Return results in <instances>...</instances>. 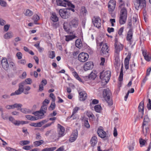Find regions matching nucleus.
<instances>
[{
  "label": "nucleus",
  "mask_w": 151,
  "mask_h": 151,
  "mask_svg": "<svg viewBox=\"0 0 151 151\" xmlns=\"http://www.w3.org/2000/svg\"><path fill=\"white\" fill-rule=\"evenodd\" d=\"M97 46L98 47L102 46L101 50V55L105 57H107L109 55L108 47L106 43H104L102 41L96 40Z\"/></svg>",
  "instance_id": "obj_1"
},
{
  "label": "nucleus",
  "mask_w": 151,
  "mask_h": 151,
  "mask_svg": "<svg viewBox=\"0 0 151 151\" xmlns=\"http://www.w3.org/2000/svg\"><path fill=\"white\" fill-rule=\"evenodd\" d=\"M103 98L108 103L109 106H111L113 104L112 99L110 98L111 93L109 89L107 88L104 89L103 92Z\"/></svg>",
  "instance_id": "obj_2"
},
{
  "label": "nucleus",
  "mask_w": 151,
  "mask_h": 151,
  "mask_svg": "<svg viewBox=\"0 0 151 151\" xmlns=\"http://www.w3.org/2000/svg\"><path fill=\"white\" fill-rule=\"evenodd\" d=\"M127 17V11L124 7L121 9L119 17V22L120 24H123L125 23Z\"/></svg>",
  "instance_id": "obj_3"
},
{
  "label": "nucleus",
  "mask_w": 151,
  "mask_h": 151,
  "mask_svg": "<svg viewBox=\"0 0 151 151\" xmlns=\"http://www.w3.org/2000/svg\"><path fill=\"white\" fill-rule=\"evenodd\" d=\"M111 72L110 71H103L100 73V78L102 81H104L106 83L109 81L111 77Z\"/></svg>",
  "instance_id": "obj_4"
},
{
  "label": "nucleus",
  "mask_w": 151,
  "mask_h": 151,
  "mask_svg": "<svg viewBox=\"0 0 151 151\" xmlns=\"http://www.w3.org/2000/svg\"><path fill=\"white\" fill-rule=\"evenodd\" d=\"M57 5L58 6L66 7L68 6V7H71L72 8H74L75 6L73 4L70 2L66 0H56Z\"/></svg>",
  "instance_id": "obj_5"
},
{
  "label": "nucleus",
  "mask_w": 151,
  "mask_h": 151,
  "mask_svg": "<svg viewBox=\"0 0 151 151\" xmlns=\"http://www.w3.org/2000/svg\"><path fill=\"white\" fill-rule=\"evenodd\" d=\"M59 13L60 16L63 19L68 18L70 15V10L67 9H60L59 11Z\"/></svg>",
  "instance_id": "obj_6"
},
{
  "label": "nucleus",
  "mask_w": 151,
  "mask_h": 151,
  "mask_svg": "<svg viewBox=\"0 0 151 151\" xmlns=\"http://www.w3.org/2000/svg\"><path fill=\"white\" fill-rule=\"evenodd\" d=\"M134 4L135 8L137 10L139 8L142 9L146 6L145 1V0H134Z\"/></svg>",
  "instance_id": "obj_7"
},
{
  "label": "nucleus",
  "mask_w": 151,
  "mask_h": 151,
  "mask_svg": "<svg viewBox=\"0 0 151 151\" xmlns=\"http://www.w3.org/2000/svg\"><path fill=\"white\" fill-rule=\"evenodd\" d=\"M89 58L88 54L86 53L82 52L78 55V60L81 62H85L87 61Z\"/></svg>",
  "instance_id": "obj_8"
},
{
  "label": "nucleus",
  "mask_w": 151,
  "mask_h": 151,
  "mask_svg": "<svg viewBox=\"0 0 151 151\" xmlns=\"http://www.w3.org/2000/svg\"><path fill=\"white\" fill-rule=\"evenodd\" d=\"M115 41L114 46L115 52L118 54L120 51L122 50L123 49V46L118 42L116 38L115 39Z\"/></svg>",
  "instance_id": "obj_9"
},
{
  "label": "nucleus",
  "mask_w": 151,
  "mask_h": 151,
  "mask_svg": "<svg viewBox=\"0 0 151 151\" xmlns=\"http://www.w3.org/2000/svg\"><path fill=\"white\" fill-rule=\"evenodd\" d=\"M92 22L94 25L96 27L99 28L101 26V20L100 17H94L92 19Z\"/></svg>",
  "instance_id": "obj_10"
},
{
  "label": "nucleus",
  "mask_w": 151,
  "mask_h": 151,
  "mask_svg": "<svg viewBox=\"0 0 151 151\" xmlns=\"http://www.w3.org/2000/svg\"><path fill=\"white\" fill-rule=\"evenodd\" d=\"M116 6V1L114 0H110L108 3V10L110 14L113 12Z\"/></svg>",
  "instance_id": "obj_11"
},
{
  "label": "nucleus",
  "mask_w": 151,
  "mask_h": 151,
  "mask_svg": "<svg viewBox=\"0 0 151 151\" xmlns=\"http://www.w3.org/2000/svg\"><path fill=\"white\" fill-rule=\"evenodd\" d=\"M144 105V102L142 101L140 102L138 106L139 118H142L143 115Z\"/></svg>",
  "instance_id": "obj_12"
},
{
  "label": "nucleus",
  "mask_w": 151,
  "mask_h": 151,
  "mask_svg": "<svg viewBox=\"0 0 151 151\" xmlns=\"http://www.w3.org/2000/svg\"><path fill=\"white\" fill-rule=\"evenodd\" d=\"M32 83V80L30 78H28L25 80V81L20 83L19 86L21 87L22 89L24 91V87L27 84H31Z\"/></svg>",
  "instance_id": "obj_13"
},
{
  "label": "nucleus",
  "mask_w": 151,
  "mask_h": 151,
  "mask_svg": "<svg viewBox=\"0 0 151 151\" xmlns=\"http://www.w3.org/2000/svg\"><path fill=\"white\" fill-rule=\"evenodd\" d=\"M79 24L78 19L76 18H75L72 19L69 23L70 26L71 27H77Z\"/></svg>",
  "instance_id": "obj_14"
},
{
  "label": "nucleus",
  "mask_w": 151,
  "mask_h": 151,
  "mask_svg": "<svg viewBox=\"0 0 151 151\" xmlns=\"http://www.w3.org/2000/svg\"><path fill=\"white\" fill-rule=\"evenodd\" d=\"M58 136L61 137L64 135L65 129L60 124H58Z\"/></svg>",
  "instance_id": "obj_15"
},
{
  "label": "nucleus",
  "mask_w": 151,
  "mask_h": 151,
  "mask_svg": "<svg viewBox=\"0 0 151 151\" xmlns=\"http://www.w3.org/2000/svg\"><path fill=\"white\" fill-rule=\"evenodd\" d=\"M78 132L77 130H75L73 132L70 137L69 141L70 142H74L78 137Z\"/></svg>",
  "instance_id": "obj_16"
},
{
  "label": "nucleus",
  "mask_w": 151,
  "mask_h": 151,
  "mask_svg": "<svg viewBox=\"0 0 151 151\" xmlns=\"http://www.w3.org/2000/svg\"><path fill=\"white\" fill-rule=\"evenodd\" d=\"M1 65L4 69L7 70L9 68V65L7 59L6 58H3L1 60Z\"/></svg>",
  "instance_id": "obj_17"
},
{
  "label": "nucleus",
  "mask_w": 151,
  "mask_h": 151,
  "mask_svg": "<svg viewBox=\"0 0 151 151\" xmlns=\"http://www.w3.org/2000/svg\"><path fill=\"white\" fill-rule=\"evenodd\" d=\"M33 114L35 116H37V117H35L36 118H37V119H38L43 118L44 117L45 114L42 111H40H40L33 112Z\"/></svg>",
  "instance_id": "obj_18"
},
{
  "label": "nucleus",
  "mask_w": 151,
  "mask_h": 151,
  "mask_svg": "<svg viewBox=\"0 0 151 151\" xmlns=\"http://www.w3.org/2000/svg\"><path fill=\"white\" fill-rule=\"evenodd\" d=\"M93 67V65L92 62H88L86 63L84 65V68L85 70H87L91 69Z\"/></svg>",
  "instance_id": "obj_19"
},
{
  "label": "nucleus",
  "mask_w": 151,
  "mask_h": 151,
  "mask_svg": "<svg viewBox=\"0 0 151 151\" xmlns=\"http://www.w3.org/2000/svg\"><path fill=\"white\" fill-rule=\"evenodd\" d=\"M133 35L132 29H130L128 31L127 36V40L129 42L130 44H131L132 39Z\"/></svg>",
  "instance_id": "obj_20"
},
{
  "label": "nucleus",
  "mask_w": 151,
  "mask_h": 151,
  "mask_svg": "<svg viewBox=\"0 0 151 151\" xmlns=\"http://www.w3.org/2000/svg\"><path fill=\"white\" fill-rule=\"evenodd\" d=\"M97 133L99 136L102 138L106 137V132L102 129H98L97 130Z\"/></svg>",
  "instance_id": "obj_21"
},
{
  "label": "nucleus",
  "mask_w": 151,
  "mask_h": 151,
  "mask_svg": "<svg viewBox=\"0 0 151 151\" xmlns=\"http://www.w3.org/2000/svg\"><path fill=\"white\" fill-rule=\"evenodd\" d=\"M79 93L80 95V99L81 101H84L86 98L87 94L84 91L79 92Z\"/></svg>",
  "instance_id": "obj_22"
},
{
  "label": "nucleus",
  "mask_w": 151,
  "mask_h": 151,
  "mask_svg": "<svg viewBox=\"0 0 151 151\" xmlns=\"http://www.w3.org/2000/svg\"><path fill=\"white\" fill-rule=\"evenodd\" d=\"M24 92V91L19 86V88L18 90H16L14 92L10 94V96H13L15 95H19L21 94Z\"/></svg>",
  "instance_id": "obj_23"
},
{
  "label": "nucleus",
  "mask_w": 151,
  "mask_h": 151,
  "mask_svg": "<svg viewBox=\"0 0 151 151\" xmlns=\"http://www.w3.org/2000/svg\"><path fill=\"white\" fill-rule=\"evenodd\" d=\"M97 142V137L94 136L91 138L90 140V143L91 146L94 147L96 144Z\"/></svg>",
  "instance_id": "obj_24"
},
{
  "label": "nucleus",
  "mask_w": 151,
  "mask_h": 151,
  "mask_svg": "<svg viewBox=\"0 0 151 151\" xmlns=\"http://www.w3.org/2000/svg\"><path fill=\"white\" fill-rule=\"evenodd\" d=\"M13 37V33L11 32H9L5 34L4 36V38L6 39L11 38Z\"/></svg>",
  "instance_id": "obj_25"
},
{
  "label": "nucleus",
  "mask_w": 151,
  "mask_h": 151,
  "mask_svg": "<svg viewBox=\"0 0 151 151\" xmlns=\"http://www.w3.org/2000/svg\"><path fill=\"white\" fill-rule=\"evenodd\" d=\"M150 121V120L148 117L147 115L145 116L143 120V126H149L150 125L148 124Z\"/></svg>",
  "instance_id": "obj_26"
},
{
  "label": "nucleus",
  "mask_w": 151,
  "mask_h": 151,
  "mask_svg": "<svg viewBox=\"0 0 151 151\" xmlns=\"http://www.w3.org/2000/svg\"><path fill=\"white\" fill-rule=\"evenodd\" d=\"M143 56L144 57L145 59L147 61H149L151 59V55L147 54L146 52H142Z\"/></svg>",
  "instance_id": "obj_27"
},
{
  "label": "nucleus",
  "mask_w": 151,
  "mask_h": 151,
  "mask_svg": "<svg viewBox=\"0 0 151 151\" xmlns=\"http://www.w3.org/2000/svg\"><path fill=\"white\" fill-rule=\"evenodd\" d=\"M149 126H143V132L145 136L147 134H149L150 131L149 129Z\"/></svg>",
  "instance_id": "obj_28"
},
{
  "label": "nucleus",
  "mask_w": 151,
  "mask_h": 151,
  "mask_svg": "<svg viewBox=\"0 0 151 151\" xmlns=\"http://www.w3.org/2000/svg\"><path fill=\"white\" fill-rule=\"evenodd\" d=\"M75 44L76 47L78 48H80L83 46L82 42L80 39H77L76 41Z\"/></svg>",
  "instance_id": "obj_29"
},
{
  "label": "nucleus",
  "mask_w": 151,
  "mask_h": 151,
  "mask_svg": "<svg viewBox=\"0 0 151 151\" xmlns=\"http://www.w3.org/2000/svg\"><path fill=\"white\" fill-rule=\"evenodd\" d=\"M130 58L126 57L124 60V66L125 69L127 70L129 68V61Z\"/></svg>",
  "instance_id": "obj_30"
},
{
  "label": "nucleus",
  "mask_w": 151,
  "mask_h": 151,
  "mask_svg": "<svg viewBox=\"0 0 151 151\" xmlns=\"http://www.w3.org/2000/svg\"><path fill=\"white\" fill-rule=\"evenodd\" d=\"M51 19L53 22H57L58 21V19L55 13H52L51 17Z\"/></svg>",
  "instance_id": "obj_31"
},
{
  "label": "nucleus",
  "mask_w": 151,
  "mask_h": 151,
  "mask_svg": "<svg viewBox=\"0 0 151 151\" xmlns=\"http://www.w3.org/2000/svg\"><path fill=\"white\" fill-rule=\"evenodd\" d=\"M87 11L84 6H82L81 7L80 10V13L81 15L83 16H85L86 15Z\"/></svg>",
  "instance_id": "obj_32"
},
{
  "label": "nucleus",
  "mask_w": 151,
  "mask_h": 151,
  "mask_svg": "<svg viewBox=\"0 0 151 151\" xmlns=\"http://www.w3.org/2000/svg\"><path fill=\"white\" fill-rule=\"evenodd\" d=\"M24 14L27 16H31L33 14V12L32 11L29 9H27L24 12Z\"/></svg>",
  "instance_id": "obj_33"
},
{
  "label": "nucleus",
  "mask_w": 151,
  "mask_h": 151,
  "mask_svg": "<svg viewBox=\"0 0 151 151\" xmlns=\"http://www.w3.org/2000/svg\"><path fill=\"white\" fill-rule=\"evenodd\" d=\"M76 36L74 35H69L65 36V40L67 41H69L75 38Z\"/></svg>",
  "instance_id": "obj_34"
},
{
  "label": "nucleus",
  "mask_w": 151,
  "mask_h": 151,
  "mask_svg": "<svg viewBox=\"0 0 151 151\" xmlns=\"http://www.w3.org/2000/svg\"><path fill=\"white\" fill-rule=\"evenodd\" d=\"M43 142L44 141L43 140H40V141L35 142H34V144L35 146L37 147L42 145Z\"/></svg>",
  "instance_id": "obj_35"
},
{
  "label": "nucleus",
  "mask_w": 151,
  "mask_h": 151,
  "mask_svg": "<svg viewBox=\"0 0 151 151\" xmlns=\"http://www.w3.org/2000/svg\"><path fill=\"white\" fill-rule=\"evenodd\" d=\"M26 117L28 119L31 121H34L37 120V118H36L34 116H32L30 115H27L26 116Z\"/></svg>",
  "instance_id": "obj_36"
},
{
  "label": "nucleus",
  "mask_w": 151,
  "mask_h": 151,
  "mask_svg": "<svg viewBox=\"0 0 151 151\" xmlns=\"http://www.w3.org/2000/svg\"><path fill=\"white\" fill-rule=\"evenodd\" d=\"M135 145V142L134 141L132 140L131 142L130 145L128 146V148L129 151L132 150L134 148V146Z\"/></svg>",
  "instance_id": "obj_37"
},
{
  "label": "nucleus",
  "mask_w": 151,
  "mask_h": 151,
  "mask_svg": "<svg viewBox=\"0 0 151 151\" xmlns=\"http://www.w3.org/2000/svg\"><path fill=\"white\" fill-rule=\"evenodd\" d=\"M72 74L73 76L76 78V79L78 80L79 81L81 82V79L79 76L77 72L75 71L72 72Z\"/></svg>",
  "instance_id": "obj_38"
},
{
  "label": "nucleus",
  "mask_w": 151,
  "mask_h": 151,
  "mask_svg": "<svg viewBox=\"0 0 151 151\" xmlns=\"http://www.w3.org/2000/svg\"><path fill=\"white\" fill-rule=\"evenodd\" d=\"M56 149V147L46 148L42 149L41 151H54Z\"/></svg>",
  "instance_id": "obj_39"
},
{
  "label": "nucleus",
  "mask_w": 151,
  "mask_h": 151,
  "mask_svg": "<svg viewBox=\"0 0 151 151\" xmlns=\"http://www.w3.org/2000/svg\"><path fill=\"white\" fill-rule=\"evenodd\" d=\"M94 109L96 112L100 113L101 109V107L100 105H97L95 106Z\"/></svg>",
  "instance_id": "obj_40"
},
{
  "label": "nucleus",
  "mask_w": 151,
  "mask_h": 151,
  "mask_svg": "<svg viewBox=\"0 0 151 151\" xmlns=\"http://www.w3.org/2000/svg\"><path fill=\"white\" fill-rule=\"evenodd\" d=\"M32 19L34 21V23L35 24H37V22L40 19V17L37 15H34Z\"/></svg>",
  "instance_id": "obj_41"
},
{
  "label": "nucleus",
  "mask_w": 151,
  "mask_h": 151,
  "mask_svg": "<svg viewBox=\"0 0 151 151\" xmlns=\"http://www.w3.org/2000/svg\"><path fill=\"white\" fill-rule=\"evenodd\" d=\"M47 106L46 105H42L41 106L40 110V111L43 112L44 114L46 112Z\"/></svg>",
  "instance_id": "obj_42"
},
{
  "label": "nucleus",
  "mask_w": 151,
  "mask_h": 151,
  "mask_svg": "<svg viewBox=\"0 0 151 151\" xmlns=\"http://www.w3.org/2000/svg\"><path fill=\"white\" fill-rule=\"evenodd\" d=\"M30 142L28 140H24L20 141L19 142V144L22 146H24L25 145L29 144Z\"/></svg>",
  "instance_id": "obj_43"
},
{
  "label": "nucleus",
  "mask_w": 151,
  "mask_h": 151,
  "mask_svg": "<svg viewBox=\"0 0 151 151\" xmlns=\"http://www.w3.org/2000/svg\"><path fill=\"white\" fill-rule=\"evenodd\" d=\"M14 105V109L17 108V110H20L22 106V105L20 104L16 103Z\"/></svg>",
  "instance_id": "obj_44"
},
{
  "label": "nucleus",
  "mask_w": 151,
  "mask_h": 151,
  "mask_svg": "<svg viewBox=\"0 0 151 151\" xmlns=\"http://www.w3.org/2000/svg\"><path fill=\"white\" fill-rule=\"evenodd\" d=\"M20 110L22 112L25 114L29 113L31 112L30 110L26 108H21Z\"/></svg>",
  "instance_id": "obj_45"
},
{
  "label": "nucleus",
  "mask_w": 151,
  "mask_h": 151,
  "mask_svg": "<svg viewBox=\"0 0 151 151\" xmlns=\"http://www.w3.org/2000/svg\"><path fill=\"white\" fill-rule=\"evenodd\" d=\"M96 74L95 73H94L93 72H91L89 74V76L88 78L90 79H91V80H93L95 79V78H96Z\"/></svg>",
  "instance_id": "obj_46"
},
{
  "label": "nucleus",
  "mask_w": 151,
  "mask_h": 151,
  "mask_svg": "<svg viewBox=\"0 0 151 151\" xmlns=\"http://www.w3.org/2000/svg\"><path fill=\"white\" fill-rule=\"evenodd\" d=\"M49 57L51 59H53L55 57V54L54 51H51L49 52Z\"/></svg>",
  "instance_id": "obj_47"
},
{
  "label": "nucleus",
  "mask_w": 151,
  "mask_h": 151,
  "mask_svg": "<svg viewBox=\"0 0 151 151\" xmlns=\"http://www.w3.org/2000/svg\"><path fill=\"white\" fill-rule=\"evenodd\" d=\"M30 88L29 86H26L24 87V93L25 94H27L29 93V92H28V91L30 90Z\"/></svg>",
  "instance_id": "obj_48"
},
{
  "label": "nucleus",
  "mask_w": 151,
  "mask_h": 151,
  "mask_svg": "<svg viewBox=\"0 0 151 151\" xmlns=\"http://www.w3.org/2000/svg\"><path fill=\"white\" fill-rule=\"evenodd\" d=\"M80 108L79 107H76L74 108L73 109V112L72 115H71L70 117L72 118V117L73 116L74 114L76 113L77 111L80 109Z\"/></svg>",
  "instance_id": "obj_49"
},
{
  "label": "nucleus",
  "mask_w": 151,
  "mask_h": 151,
  "mask_svg": "<svg viewBox=\"0 0 151 151\" xmlns=\"http://www.w3.org/2000/svg\"><path fill=\"white\" fill-rule=\"evenodd\" d=\"M1 116L2 119L5 120H6L9 119V117L6 114L4 115L3 112H1Z\"/></svg>",
  "instance_id": "obj_50"
},
{
  "label": "nucleus",
  "mask_w": 151,
  "mask_h": 151,
  "mask_svg": "<svg viewBox=\"0 0 151 151\" xmlns=\"http://www.w3.org/2000/svg\"><path fill=\"white\" fill-rule=\"evenodd\" d=\"M9 64L10 67L12 68H13L14 70H16L15 64L13 62H9Z\"/></svg>",
  "instance_id": "obj_51"
},
{
  "label": "nucleus",
  "mask_w": 151,
  "mask_h": 151,
  "mask_svg": "<svg viewBox=\"0 0 151 151\" xmlns=\"http://www.w3.org/2000/svg\"><path fill=\"white\" fill-rule=\"evenodd\" d=\"M123 73L122 71V70L120 73L119 76V81H122L123 79Z\"/></svg>",
  "instance_id": "obj_52"
},
{
  "label": "nucleus",
  "mask_w": 151,
  "mask_h": 151,
  "mask_svg": "<svg viewBox=\"0 0 151 151\" xmlns=\"http://www.w3.org/2000/svg\"><path fill=\"white\" fill-rule=\"evenodd\" d=\"M84 125L85 127L87 128H89L90 127V126L88 123V121L87 119H85Z\"/></svg>",
  "instance_id": "obj_53"
},
{
  "label": "nucleus",
  "mask_w": 151,
  "mask_h": 151,
  "mask_svg": "<svg viewBox=\"0 0 151 151\" xmlns=\"http://www.w3.org/2000/svg\"><path fill=\"white\" fill-rule=\"evenodd\" d=\"M124 29V27H121L119 30L118 32V34L120 35H122V33L123 32Z\"/></svg>",
  "instance_id": "obj_54"
},
{
  "label": "nucleus",
  "mask_w": 151,
  "mask_h": 151,
  "mask_svg": "<svg viewBox=\"0 0 151 151\" xmlns=\"http://www.w3.org/2000/svg\"><path fill=\"white\" fill-rule=\"evenodd\" d=\"M67 23L64 22L63 24V28L67 32H68V30L69 29L68 27H66V25H67Z\"/></svg>",
  "instance_id": "obj_55"
},
{
  "label": "nucleus",
  "mask_w": 151,
  "mask_h": 151,
  "mask_svg": "<svg viewBox=\"0 0 151 151\" xmlns=\"http://www.w3.org/2000/svg\"><path fill=\"white\" fill-rule=\"evenodd\" d=\"M6 3L2 0H0V5L2 6L5 7L6 6Z\"/></svg>",
  "instance_id": "obj_56"
},
{
  "label": "nucleus",
  "mask_w": 151,
  "mask_h": 151,
  "mask_svg": "<svg viewBox=\"0 0 151 151\" xmlns=\"http://www.w3.org/2000/svg\"><path fill=\"white\" fill-rule=\"evenodd\" d=\"M5 108L8 109H14V105H7L6 106Z\"/></svg>",
  "instance_id": "obj_57"
},
{
  "label": "nucleus",
  "mask_w": 151,
  "mask_h": 151,
  "mask_svg": "<svg viewBox=\"0 0 151 151\" xmlns=\"http://www.w3.org/2000/svg\"><path fill=\"white\" fill-rule=\"evenodd\" d=\"M16 55L19 59H20L22 58V54L21 52H18L17 53Z\"/></svg>",
  "instance_id": "obj_58"
},
{
  "label": "nucleus",
  "mask_w": 151,
  "mask_h": 151,
  "mask_svg": "<svg viewBox=\"0 0 151 151\" xmlns=\"http://www.w3.org/2000/svg\"><path fill=\"white\" fill-rule=\"evenodd\" d=\"M151 71V67H149V68H148L146 72V75L147 76H148L150 75V72Z\"/></svg>",
  "instance_id": "obj_59"
},
{
  "label": "nucleus",
  "mask_w": 151,
  "mask_h": 151,
  "mask_svg": "<svg viewBox=\"0 0 151 151\" xmlns=\"http://www.w3.org/2000/svg\"><path fill=\"white\" fill-rule=\"evenodd\" d=\"M50 101L47 99H45L43 102V105H46L47 106V104L49 103Z\"/></svg>",
  "instance_id": "obj_60"
},
{
  "label": "nucleus",
  "mask_w": 151,
  "mask_h": 151,
  "mask_svg": "<svg viewBox=\"0 0 151 151\" xmlns=\"http://www.w3.org/2000/svg\"><path fill=\"white\" fill-rule=\"evenodd\" d=\"M87 116L89 117L92 118L94 116L93 114L91 112H87Z\"/></svg>",
  "instance_id": "obj_61"
},
{
  "label": "nucleus",
  "mask_w": 151,
  "mask_h": 151,
  "mask_svg": "<svg viewBox=\"0 0 151 151\" xmlns=\"http://www.w3.org/2000/svg\"><path fill=\"white\" fill-rule=\"evenodd\" d=\"M50 96L52 99V101L53 102H55V98L54 94L53 93H51L50 94Z\"/></svg>",
  "instance_id": "obj_62"
},
{
  "label": "nucleus",
  "mask_w": 151,
  "mask_h": 151,
  "mask_svg": "<svg viewBox=\"0 0 151 151\" xmlns=\"http://www.w3.org/2000/svg\"><path fill=\"white\" fill-rule=\"evenodd\" d=\"M22 148L26 150H29L31 149V147L30 146L27 145L23 146Z\"/></svg>",
  "instance_id": "obj_63"
},
{
  "label": "nucleus",
  "mask_w": 151,
  "mask_h": 151,
  "mask_svg": "<svg viewBox=\"0 0 151 151\" xmlns=\"http://www.w3.org/2000/svg\"><path fill=\"white\" fill-rule=\"evenodd\" d=\"M9 119L10 121L11 122L13 123H14L15 121V119L12 116H10L9 118Z\"/></svg>",
  "instance_id": "obj_64"
}]
</instances>
